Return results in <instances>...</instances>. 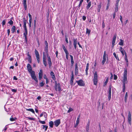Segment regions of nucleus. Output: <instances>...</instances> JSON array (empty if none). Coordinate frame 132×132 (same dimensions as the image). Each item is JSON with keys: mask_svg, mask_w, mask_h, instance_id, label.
Wrapping results in <instances>:
<instances>
[{"mask_svg": "<svg viewBox=\"0 0 132 132\" xmlns=\"http://www.w3.org/2000/svg\"><path fill=\"white\" fill-rule=\"evenodd\" d=\"M43 61L44 64V65L46 67L47 66V62L46 61V56L44 54H43Z\"/></svg>", "mask_w": 132, "mask_h": 132, "instance_id": "obj_8", "label": "nucleus"}, {"mask_svg": "<svg viewBox=\"0 0 132 132\" xmlns=\"http://www.w3.org/2000/svg\"><path fill=\"white\" fill-rule=\"evenodd\" d=\"M27 22H23V27L24 28H27L26 24Z\"/></svg>", "mask_w": 132, "mask_h": 132, "instance_id": "obj_51", "label": "nucleus"}, {"mask_svg": "<svg viewBox=\"0 0 132 132\" xmlns=\"http://www.w3.org/2000/svg\"><path fill=\"white\" fill-rule=\"evenodd\" d=\"M73 110V109H72L71 108H70L69 109V110H68V112L69 113L70 112L72 111Z\"/></svg>", "mask_w": 132, "mask_h": 132, "instance_id": "obj_47", "label": "nucleus"}, {"mask_svg": "<svg viewBox=\"0 0 132 132\" xmlns=\"http://www.w3.org/2000/svg\"><path fill=\"white\" fill-rule=\"evenodd\" d=\"M82 18L83 20L84 21H85L86 19V17L85 16H82Z\"/></svg>", "mask_w": 132, "mask_h": 132, "instance_id": "obj_60", "label": "nucleus"}, {"mask_svg": "<svg viewBox=\"0 0 132 132\" xmlns=\"http://www.w3.org/2000/svg\"><path fill=\"white\" fill-rule=\"evenodd\" d=\"M32 78L37 83L38 82V81L37 80V78L35 76H32Z\"/></svg>", "mask_w": 132, "mask_h": 132, "instance_id": "obj_19", "label": "nucleus"}, {"mask_svg": "<svg viewBox=\"0 0 132 132\" xmlns=\"http://www.w3.org/2000/svg\"><path fill=\"white\" fill-rule=\"evenodd\" d=\"M74 77H71L70 80V84L72 85L73 84Z\"/></svg>", "mask_w": 132, "mask_h": 132, "instance_id": "obj_28", "label": "nucleus"}, {"mask_svg": "<svg viewBox=\"0 0 132 132\" xmlns=\"http://www.w3.org/2000/svg\"><path fill=\"white\" fill-rule=\"evenodd\" d=\"M42 126H43L42 128L43 129H44L45 128V131H46L47 130V128H48V126H46V125H42Z\"/></svg>", "mask_w": 132, "mask_h": 132, "instance_id": "obj_24", "label": "nucleus"}, {"mask_svg": "<svg viewBox=\"0 0 132 132\" xmlns=\"http://www.w3.org/2000/svg\"><path fill=\"white\" fill-rule=\"evenodd\" d=\"M36 59L38 62L39 63L40 62V57L39 56H36Z\"/></svg>", "mask_w": 132, "mask_h": 132, "instance_id": "obj_43", "label": "nucleus"}, {"mask_svg": "<svg viewBox=\"0 0 132 132\" xmlns=\"http://www.w3.org/2000/svg\"><path fill=\"white\" fill-rule=\"evenodd\" d=\"M83 1V0H81L80 2V3L79 5V7H80L81 6L82 3Z\"/></svg>", "mask_w": 132, "mask_h": 132, "instance_id": "obj_44", "label": "nucleus"}, {"mask_svg": "<svg viewBox=\"0 0 132 132\" xmlns=\"http://www.w3.org/2000/svg\"><path fill=\"white\" fill-rule=\"evenodd\" d=\"M101 7V3L98 6V12H100V9Z\"/></svg>", "mask_w": 132, "mask_h": 132, "instance_id": "obj_29", "label": "nucleus"}, {"mask_svg": "<svg viewBox=\"0 0 132 132\" xmlns=\"http://www.w3.org/2000/svg\"><path fill=\"white\" fill-rule=\"evenodd\" d=\"M38 121L40 123H41L42 124H45L46 123L45 121H42L40 120H39Z\"/></svg>", "mask_w": 132, "mask_h": 132, "instance_id": "obj_40", "label": "nucleus"}, {"mask_svg": "<svg viewBox=\"0 0 132 132\" xmlns=\"http://www.w3.org/2000/svg\"><path fill=\"white\" fill-rule=\"evenodd\" d=\"M97 103L98 104V106L99 107L100 106V100H99L98 102Z\"/></svg>", "mask_w": 132, "mask_h": 132, "instance_id": "obj_56", "label": "nucleus"}, {"mask_svg": "<svg viewBox=\"0 0 132 132\" xmlns=\"http://www.w3.org/2000/svg\"><path fill=\"white\" fill-rule=\"evenodd\" d=\"M47 55L48 58V61H51V59L50 56H48V54H47Z\"/></svg>", "mask_w": 132, "mask_h": 132, "instance_id": "obj_58", "label": "nucleus"}, {"mask_svg": "<svg viewBox=\"0 0 132 132\" xmlns=\"http://www.w3.org/2000/svg\"><path fill=\"white\" fill-rule=\"evenodd\" d=\"M57 85H55V89L56 91L57 90Z\"/></svg>", "mask_w": 132, "mask_h": 132, "instance_id": "obj_54", "label": "nucleus"}, {"mask_svg": "<svg viewBox=\"0 0 132 132\" xmlns=\"http://www.w3.org/2000/svg\"><path fill=\"white\" fill-rule=\"evenodd\" d=\"M48 61V63L49 65V67H50L52 65V63L51 61H51Z\"/></svg>", "mask_w": 132, "mask_h": 132, "instance_id": "obj_41", "label": "nucleus"}, {"mask_svg": "<svg viewBox=\"0 0 132 132\" xmlns=\"http://www.w3.org/2000/svg\"><path fill=\"white\" fill-rule=\"evenodd\" d=\"M28 16L29 17V21L32 20V17L31 15L29 13L28 14Z\"/></svg>", "mask_w": 132, "mask_h": 132, "instance_id": "obj_42", "label": "nucleus"}, {"mask_svg": "<svg viewBox=\"0 0 132 132\" xmlns=\"http://www.w3.org/2000/svg\"><path fill=\"white\" fill-rule=\"evenodd\" d=\"M45 44L46 45V46H48V44L46 41L45 42Z\"/></svg>", "mask_w": 132, "mask_h": 132, "instance_id": "obj_64", "label": "nucleus"}, {"mask_svg": "<svg viewBox=\"0 0 132 132\" xmlns=\"http://www.w3.org/2000/svg\"><path fill=\"white\" fill-rule=\"evenodd\" d=\"M116 7L115 8V12H117L118 10V4L117 3H116Z\"/></svg>", "mask_w": 132, "mask_h": 132, "instance_id": "obj_17", "label": "nucleus"}, {"mask_svg": "<svg viewBox=\"0 0 132 132\" xmlns=\"http://www.w3.org/2000/svg\"><path fill=\"white\" fill-rule=\"evenodd\" d=\"M27 55L28 56V59L29 62L31 63V56L30 55L29 53L28 52L27 53Z\"/></svg>", "mask_w": 132, "mask_h": 132, "instance_id": "obj_11", "label": "nucleus"}, {"mask_svg": "<svg viewBox=\"0 0 132 132\" xmlns=\"http://www.w3.org/2000/svg\"><path fill=\"white\" fill-rule=\"evenodd\" d=\"M117 78V77L116 75H114V79L116 80Z\"/></svg>", "mask_w": 132, "mask_h": 132, "instance_id": "obj_55", "label": "nucleus"}, {"mask_svg": "<svg viewBox=\"0 0 132 132\" xmlns=\"http://www.w3.org/2000/svg\"><path fill=\"white\" fill-rule=\"evenodd\" d=\"M35 53L36 57L39 56L38 52L36 50H35Z\"/></svg>", "mask_w": 132, "mask_h": 132, "instance_id": "obj_31", "label": "nucleus"}, {"mask_svg": "<svg viewBox=\"0 0 132 132\" xmlns=\"http://www.w3.org/2000/svg\"><path fill=\"white\" fill-rule=\"evenodd\" d=\"M76 82L78 83V85L80 86H83L85 85V84L82 79H80L78 81H76Z\"/></svg>", "mask_w": 132, "mask_h": 132, "instance_id": "obj_3", "label": "nucleus"}, {"mask_svg": "<svg viewBox=\"0 0 132 132\" xmlns=\"http://www.w3.org/2000/svg\"><path fill=\"white\" fill-rule=\"evenodd\" d=\"M79 119H77V121H76V124H78L79 122Z\"/></svg>", "mask_w": 132, "mask_h": 132, "instance_id": "obj_63", "label": "nucleus"}, {"mask_svg": "<svg viewBox=\"0 0 132 132\" xmlns=\"http://www.w3.org/2000/svg\"><path fill=\"white\" fill-rule=\"evenodd\" d=\"M75 75H77L78 74V67L77 65V64L76 63L75 65Z\"/></svg>", "mask_w": 132, "mask_h": 132, "instance_id": "obj_9", "label": "nucleus"}, {"mask_svg": "<svg viewBox=\"0 0 132 132\" xmlns=\"http://www.w3.org/2000/svg\"><path fill=\"white\" fill-rule=\"evenodd\" d=\"M128 121L129 124L131 125V114L129 111H128Z\"/></svg>", "mask_w": 132, "mask_h": 132, "instance_id": "obj_4", "label": "nucleus"}, {"mask_svg": "<svg viewBox=\"0 0 132 132\" xmlns=\"http://www.w3.org/2000/svg\"><path fill=\"white\" fill-rule=\"evenodd\" d=\"M90 32V29H88V28L86 29V34H88V35L89 34Z\"/></svg>", "mask_w": 132, "mask_h": 132, "instance_id": "obj_34", "label": "nucleus"}, {"mask_svg": "<svg viewBox=\"0 0 132 132\" xmlns=\"http://www.w3.org/2000/svg\"><path fill=\"white\" fill-rule=\"evenodd\" d=\"M124 53H125V60L127 59V53H126V52H125V51H124Z\"/></svg>", "mask_w": 132, "mask_h": 132, "instance_id": "obj_50", "label": "nucleus"}, {"mask_svg": "<svg viewBox=\"0 0 132 132\" xmlns=\"http://www.w3.org/2000/svg\"><path fill=\"white\" fill-rule=\"evenodd\" d=\"M55 126L57 127L60 125L61 123L60 119L56 120L54 122Z\"/></svg>", "mask_w": 132, "mask_h": 132, "instance_id": "obj_7", "label": "nucleus"}, {"mask_svg": "<svg viewBox=\"0 0 132 132\" xmlns=\"http://www.w3.org/2000/svg\"><path fill=\"white\" fill-rule=\"evenodd\" d=\"M91 2H88L87 6L86 7V8L87 10L91 6Z\"/></svg>", "mask_w": 132, "mask_h": 132, "instance_id": "obj_16", "label": "nucleus"}, {"mask_svg": "<svg viewBox=\"0 0 132 132\" xmlns=\"http://www.w3.org/2000/svg\"><path fill=\"white\" fill-rule=\"evenodd\" d=\"M28 119L32 120H34L35 119L33 117H28Z\"/></svg>", "mask_w": 132, "mask_h": 132, "instance_id": "obj_46", "label": "nucleus"}, {"mask_svg": "<svg viewBox=\"0 0 132 132\" xmlns=\"http://www.w3.org/2000/svg\"><path fill=\"white\" fill-rule=\"evenodd\" d=\"M16 30V27L15 26H13L12 27L11 30L12 31V33H13L15 31V30Z\"/></svg>", "mask_w": 132, "mask_h": 132, "instance_id": "obj_15", "label": "nucleus"}, {"mask_svg": "<svg viewBox=\"0 0 132 132\" xmlns=\"http://www.w3.org/2000/svg\"><path fill=\"white\" fill-rule=\"evenodd\" d=\"M29 21V26L30 28L31 27V26L32 21L30 20V21Z\"/></svg>", "mask_w": 132, "mask_h": 132, "instance_id": "obj_49", "label": "nucleus"}, {"mask_svg": "<svg viewBox=\"0 0 132 132\" xmlns=\"http://www.w3.org/2000/svg\"><path fill=\"white\" fill-rule=\"evenodd\" d=\"M73 45H77V39H73Z\"/></svg>", "mask_w": 132, "mask_h": 132, "instance_id": "obj_35", "label": "nucleus"}, {"mask_svg": "<svg viewBox=\"0 0 132 132\" xmlns=\"http://www.w3.org/2000/svg\"><path fill=\"white\" fill-rule=\"evenodd\" d=\"M109 6V4L108 3L107 4L106 8V10H107L108 9Z\"/></svg>", "mask_w": 132, "mask_h": 132, "instance_id": "obj_59", "label": "nucleus"}, {"mask_svg": "<svg viewBox=\"0 0 132 132\" xmlns=\"http://www.w3.org/2000/svg\"><path fill=\"white\" fill-rule=\"evenodd\" d=\"M128 97V93L127 92H126L125 94V103L127 102V100Z\"/></svg>", "mask_w": 132, "mask_h": 132, "instance_id": "obj_25", "label": "nucleus"}, {"mask_svg": "<svg viewBox=\"0 0 132 132\" xmlns=\"http://www.w3.org/2000/svg\"><path fill=\"white\" fill-rule=\"evenodd\" d=\"M106 51H105L104 52V54H103V60L102 62V65H103L104 64L105 61H106Z\"/></svg>", "mask_w": 132, "mask_h": 132, "instance_id": "obj_6", "label": "nucleus"}, {"mask_svg": "<svg viewBox=\"0 0 132 132\" xmlns=\"http://www.w3.org/2000/svg\"><path fill=\"white\" fill-rule=\"evenodd\" d=\"M36 24L34 23L33 27V30L34 31H35L36 30Z\"/></svg>", "mask_w": 132, "mask_h": 132, "instance_id": "obj_45", "label": "nucleus"}, {"mask_svg": "<svg viewBox=\"0 0 132 132\" xmlns=\"http://www.w3.org/2000/svg\"><path fill=\"white\" fill-rule=\"evenodd\" d=\"M8 23L10 25L12 26L13 25V22L12 20H10L9 21Z\"/></svg>", "mask_w": 132, "mask_h": 132, "instance_id": "obj_32", "label": "nucleus"}, {"mask_svg": "<svg viewBox=\"0 0 132 132\" xmlns=\"http://www.w3.org/2000/svg\"><path fill=\"white\" fill-rule=\"evenodd\" d=\"M29 72L31 74V77H32V76H35V72L34 71L32 70V71H30V72Z\"/></svg>", "mask_w": 132, "mask_h": 132, "instance_id": "obj_20", "label": "nucleus"}, {"mask_svg": "<svg viewBox=\"0 0 132 132\" xmlns=\"http://www.w3.org/2000/svg\"><path fill=\"white\" fill-rule=\"evenodd\" d=\"M26 109V110L30 111L32 112L33 113H35V111L32 109Z\"/></svg>", "mask_w": 132, "mask_h": 132, "instance_id": "obj_22", "label": "nucleus"}, {"mask_svg": "<svg viewBox=\"0 0 132 132\" xmlns=\"http://www.w3.org/2000/svg\"><path fill=\"white\" fill-rule=\"evenodd\" d=\"M116 38V35H114L112 43H115V40Z\"/></svg>", "mask_w": 132, "mask_h": 132, "instance_id": "obj_23", "label": "nucleus"}, {"mask_svg": "<svg viewBox=\"0 0 132 132\" xmlns=\"http://www.w3.org/2000/svg\"><path fill=\"white\" fill-rule=\"evenodd\" d=\"M48 46H45V51L47 53L48 52Z\"/></svg>", "mask_w": 132, "mask_h": 132, "instance_id": "obj_48", "label": "nucleus"}, {"mask_svg": "<svg viewBox=\"0 0 132 132\" xmlns=\"http://www.w3.org/2000/svg\"><path fill=\"white\" fill-rule=\"evenodd\" d=\"M108 79H109V78H107L106 79V81H105L104 82V85L103 86H105L106 85L107 83H108Z\"/></svg>", "mask_w": 132, "mask_h": 132, "instance_id": "obj_30", "label": "nucleus"}, {"mask_svg": "<svg viewBox=\"0 0 132 132\" xmlns=\"http://www.w3.org/2000/svg\"><path fill=\"white\" fill-rule=\"evenodd\" d=\"M66 54H69V53L67 49H66L64 50Z\"/></svg>", "mask_w": 132, "mask_h": 132, "instance_id": "obj_62", "label": "nucleus"}, {"mask_svg": "<svg viewBox=\"0 0 132 132\" xmlns=\"http://www.w3.org/2000/svg\"><path fill=\"white\" fill-rule=\"evenodd\" d=\"M120 41L119 43V45H123V41L121 39H120Z\"/></svg>", "mask_w": 132, "mask_h": 132, "instance_id": "obj_26", "label": "nucleus"}, {"mask_svg": "<svg viewBox=\"0 0 132 132\" xmlns=\"http://www.w3.org/2000/svg\"><path fill=\"white\" fill-rule=\"evenodd\" d=\"M90 124V121L88 122V123L86 126V132H88L89 129V126Z\"/></svg>", "mask_w": 132, "mask_h": 132, "instance_id": "obj_14", "label": "nucleus"}, {"mask_svg": "<svg viewBox=\"0 0 132 132\" xmlns=\"http://www.w3.org/2000/svg\"><path fill=\"white\" fill-rule=\"evenodd\" d=\"M44 85V83L42 82L40 83V85L41 87H42Z\"/></svg>", "mask_w": 132, "mask_h": 132, "instance_id": "obj_52", "label": "nucleus"}, {"mask_svg": "<svg viewBox=\"0 0 132 132\" xmlns=\"http://www.w3.org/2000/svg\"><path fill=\"white\" fill-rule=\"evenodd\" d=\"M49 125L50 127L52 128L53 127L54 123L52 121H50L49 123Z\"/></svg>", "mask_w": 132, "mask_h": 132, "instance_id": "obj_18", "label": "nucleus"}, {"mask_svg": "<svg viewBox=\"0 0 132 132\" xmlns=\"http://www.w3.org/2000/svg\"><path fill=\"white\" fill-rule=\"evenodd\" d=\"M50 75H51V76H52L55 75L53 71H51V72Z\"/></svg>", "mask_w": 132, "mask_h": 132, "instance_id": "obj_61", "label": "nucleus"}, {"mask_svg": "<svg viewBox=\"0 0 132 132\" xmlns=\"http://www.w3.org/2000/svg\"><path fill=\"white\" fill-rule=\"evenodd\" d=\"M6 19H5L3 21L2 23V25L3 27L5 24L6 23Z\"/></svg>", "mask_w": 132, "mask_h": 132, "instance_id": "obj_37", "label": "nucleus"}, {"mask_svg": "<svg viewBox=\"0 0 132 132\" xmlns=\"http://www.w3.org/2000/svg\"><path fill=\"white\" fill-rule=\"evenodd\" d=\"M27 69L29 72H30V71H31L32 70V68L30 65L29 64H28L27 65Z\"/></svg>", "mask_w": 132, "mask_h": 132, "instance_id": "obj_12", "label": "nucleus"}, {"mask_svg": "<svg viewBox=\"0 0 132 132\" xmlns=\"http://www.w3.org/2000/svg\"><path fill=\"white\" fill-rule=\"evenodd\" d=\"M65 41L67 43H68V36H67V35H65Z\"/></svg>", "mask_w": 132, "mask_h": 132, "instance_id": "obj_39", "label": "nucleus"}, {"mask_svg": "<svg viewBox=\"0 0 132 132\" xmlns=\"http://www.w3.org/2000/svg\"><path fill=\"white\" fill-rule=\"evenodd\" d=\"M127 70L126 69L124 70L123 74V79L122 81L123 84L122 91L123 92H125V84H127Z\"/></svg>", "mask_w": 132, "mask_h": 132, "instance_id": "obj_1", "label": "nucleus"}, {"mask_svg": "<svg viewBox=\"0 0 132 132\" xmlns=\"http://www.w3.org/2000/svg\"><path fill=\"white\" fill-rule=\"evenodd\" d=\"M113 55L116 58V59L117 60H119L118 57H117V56L115 52H114L113 53Z\"/></svg>", "mask_w": 132, "mask_h": 132, "instance_id": "obj_38", "label": "nucleus"}, {"mask_svg": "<svg viewBox=\"0 0 132 132\" xmlns=\"http://www.w3.org/2000/svg\"><path fill=\"white\" fill-rule=\"evenodd\" d=\"M23 35L25 37L26 42L27 43V34H26L25 33H24V34H23Z\"/></svg>", "mask_w": 132, "mask_h": 132, "instance_id": "obj_27", "label": "nucleus"}, {"mask_svg": "<svg viewBox=\"0 0 132 132\" xmlns=\"http://www.w3.org/2000/svg\"><path fill=\"white\" fill-rule=\"evenodd\" d=\"M70 56L71 57V64H73L74 62V61H73V56L72 55H70Z\"/></svg>", "mask_w": 132, "mask_h": 132, "instance_id": "obj_21", "label": "nucleus"}, {"mask_svg": "<svg viewBox=\"0 0 132 132\" xmlns=\"http://www.w3.org/2000/svg\"><path fill=\"white\" fill-rule=\"evenodd\" d=\"M98 75L97 71L95 72L94 73V77L93 79L94 84V85H96L98 81Z\"/></svg>", "mask_w": 132, "mask_h": 132, "instance_id": "obj_2", "label": "nucleus"}, {"mask_svg": "<svg viewBox=\"0 0 132 132\" xmlns=\"http://www.w3.org/2000/svg\"><path fill=\"white\" fill-rule=\"evenodd\" d=\"M43 113H44V116L45 117L46 119H47V114L45 112H43Z\"/></svg>", "mask_w": 132, "mask_h": 132, "instance_id": "obj_36", "label": "nucleus"}, {"mask_svg": "<svg viewBox=\"0 0 132 132\" xmlns=\"http://www.w3.org/2000/svg\"><path fill=\"white\" fill-rule=\"evenodd\" d=\"M120 20L121 21V22L122 24L123 22L122 21V17L121 15H120Z\"/></svg>", "mask_w": 132, "mask_h": 132, "instance_id": "obj_53", "label": "nucleus"}, {"mask_svg": "<svg viewBox=\"0 0 132 132\" xmlns=\"http://www.w3.org/2000/svg\"><path fill=\"white\" fill-rule=\"evenodd\" d=\"M38 75L39 80H41L43 76V71L41 69L40 70L39 72L38 73Z\"/></svg>", "mask_w": 132, "mask_h": 132, "instance_id": "obj_10", "label": "nucleus"}, {"mask_svg": "<svg viewBox=\"0 0 132 132\" xmlns=\"http://www.w3.org/2000/svg\"><path fill=\"white\" fill-rule=\"evenodd\" d=\"M57 86L58 87V90L60 91L61 90V88L60 85V83L58 84Z\"/></svg>", "mask_w": 132, "mask_h": 132, "instance_id": "obj_33", "label": "nucleus"}, {"mask_svg": "<svg viewBox=\"0 0 132 132\" xmlns=\"http://www.w3.org/2000/svg\"><path fill=\"white\" fill-rule=\"evenodd\" d=\"M111 85H109V92H108V99L110 101L111 98Z\"/></svg>", "mask_w": 132, "mask_h": 132, "instance_id": "obj_5", "label": "nucleus"}, {"mask_svg": "<svg viewBox=\"0 0 132 132\" xmlns=\"http://www.w3.org/2000/svg\"><path fill=\"white\" fill-rule=\"evenodd\" d=\"M23 0V5L24 7L25 10H26L27 9V0Z\"/></svg>", "mask_w": 132, "mask_h": 132, "instance_id": "obj_13", "label": "nucleus"}, {"mask_svg": "<svg viewBox=\"0 0 132 132\" xmlns=\"http://www.w3.org/2000/svg\"><path fill=\"white\" fill-rule=\"evenodd\" d=\"M24 28V30H25V33L26 34H28L27 30V28Z\"/></svg>", "mask_w": 132, "mask_h": 132, "instance_id": "obj_57", "label": "nucleus"}]
</instances>
